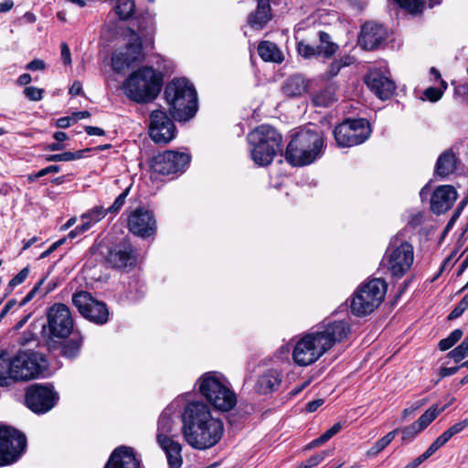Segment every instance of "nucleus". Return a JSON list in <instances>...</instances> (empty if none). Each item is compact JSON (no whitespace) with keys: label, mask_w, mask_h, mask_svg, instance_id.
<instances>
[{"label":"nucleus","mask_w":468,"mask_h":468,"mask_svg":"<svg viewBox=\"0 0 468 468\" xmlns=\"http://www.w3.org/2000/svg\"><path fill=\"white\" fill-rule=\"evenodd\" d=\"M182 434L189 446L197 450H207L221 440L224 425L214 418L209 407L198 401L186 404L182 413Z\"/></svg>","instance_id":"nucleus-1"},{"label":"nucleus","mask_w":468,"mask_h":468,"mask_svg":"<svg viewBox=\"0 0 468 468\" xmlns=\"http://www.w3.org/2000/svg\"><path fill=\"white\" fill-rule=\"evenodd\" d=\"M350 333V324L345 320L324 321L315 331L304 335L296 342L292 359L301 367L312 365L334 345L347 338Z\"/></svg>","instance_id":"nucleus-2"},{"label":"nucleus","mask_w":468,"mask_h":468,"mask_svg":"<svg viewBox=\"0 0 468 468\" xmlns=\"http://www.w3.org/2000/svg\"><path fill=\"white\" fill-rule=\"evenodd\" d=\"M324 148V139L318 131L301 129L287 145L285 158L293 166H303L314 163Z\"/></svg>","instance_id":"nucleus-3"},{"label":"nucleus","mask_w":468,"mask_h":468,"mask_svg":"<svg viewBox=\"0 0 468 468\" xmlns=\"http://www.w3.org/2000/svg\"><path fill=\"white\" fill-rule=\"evenodd\" d=\"M172 116L177 121H187L197 110V95L194 86L186 79L170 82L165 90Z\"/></svg>","instance_id":"nucleus-4"},{"label":"nucleus","mask_w":468,"mask_h":468,"mask_svg":"<svg viewBox=\"0 0 468 468\" xmlns=\"http://www.w3.org/2000/svg\"><path fill=\"white\" fill-rule=\"evenodd\" d=\"M162 87V77L150 67L133 72L123 83L125 95L133 101L145 103L154 101Z\"/></svg>","instance_id":"nucleus-5"},{"label":"nucleus","mask_w":468,"mask_h":468,"mask_svg":"<svg viewBox=\"0 0 468 468\" xmlns=\"http://www.w3.org/2000/svg\"><path fill=\"white\" fill-rule=\"evenodd\" d=\"M247 140L252 160L258 165L266 166L281 151L282 137L273 127L262 124L252 130Z\"/></svg>","instance_id":"nucleus-6"},{"label":"nucleus","mask_w":468,"mask_h":468,"mask_svg":"<svg viewBox=\"0 0 468 468\" xmlns=\"http://www.w3.org/2000/svg\"><path fill=\"white\" fill-rule=\"evenodd\" d=\"M199 391L218 410L229 411L237 404L234 391L215 372L206 373L200 378Z\"/></svg>","instance_id":"nucleus-7"},{"label":"nucleus","mask_w":468,"mask_h":468,"mask_svg":"<svg viewBox=\"0 0 468 468\" xmlns=\"http://www.w3.org/2000/svg\"><path fill=\"white\" fill-rule=\"evenodd\" d=\"M387 293V283L379 278L362 283L354 293L351 311L356 316L371 314L383 302Z\"/></svg>","instance_id":"nucleus-8"},{"label":"nucleus","mask_w":468,"mask_h":468,"mask_svg":"<svg viewBox=\"0 0 468 468\" xmlns=\"http://www.w3.org/2000/svg\"><path fill=\"white\" fill-rule=\"evenodd\" d=\"M9 361L14 381L37 378L48 368L45 356L32 350H19L15 356H9Z\"/></svg>","instance_id":"nucleus-9"},{"label":"nucleus","mask_w":468,"mask_h":468,"mask_svg":"<svg viewBox=\"0 0 468 468\" xmlns=\"http://www.w3.org/2000/svg\"><path fill=\"white\" fill-rule=\"evenodd\" d=\"M26 446L25 434L15 428L0 424V465L16 462Z\"/></svg>","instance_id":"nucleus-10"},{"label":"nucleus","mask_w":468,"mask_h":468,"mask_svg":"<svg viewBox=\"0 0 468 468\" xmlns=\"http://www.w3.org/2000/svg\"><path fill=\"white\" fill-rule=\"evenodd\" d=\"M398 238H393L387 250L388 269L393 277H402L411 267L414 260L413 247L407 241L397 244Z\"/></svg>","instance_id":"nucleus-11"},{"label":"nucleus","mask_w":468,"mask_h":468,"mask_svg":"<svg viewBox=\"0 0 468 468\" xmlns=\"http://www.w3.org/2000/svg\"><path fill=\"white\" fill-rule=\"evenodd\" d=\"M334 135L339 146L352 147L369 137V124L365 119L347 120L335 128Z\"/></svg>","instance_id":"nucleus-12"},{"label":"nucleus","mask_w":468,"mask_h":468,"mask_svg":"<svg viewBox=\"0 0 468 468\" xmlns=\"http://www.w3.org/2000/svg\"><path fill=\"white\" fill-rule=\"evenodd\" d=\"M72 303L84 318L97 324H103L109 319L107 305L103 302L95 299L88 292H75L72 296Z\"/></svg>","instance_id":"nucleus-13"},{"label":"nucleus","mask_w":468,"mask_h":468,"mask_svg":"<svg viewBox=\"0 0 468 468\" xmlns=\"http://www.w3.org/2000/svg\"><path fill=\"white\" fill-rule=\"evenodd\" d=\"M25 399L33 412L44 414L55 407L58 395L52 387L34 384L27 389Z\"/></svg>","instance_id":"nucleus-14"},{"label":"nucleus","mask_w":468,"mask_h":468,"mask_svg":"<svg viewBox=\"0 0 468 468\" xmlns=\"http://www.w3.org/2000/svg\"><path fill=\"white\" fill-rule=\"evenodd\" d=\"M50 336L68 337L73 330V318L69 308L64 303H54L47 313Z\"/></svg>","instance_id":"nucleus-15"},{"label":"nucleus","mask_w":468,"mask_h":468,"mask_svg":"<svg viewBox=\"0 0 468 468\" xmlns=\"http://www.w3.org/2000/svg\"><path fill=\"white\" fill-rule=\"evenodd\" d=\"M128 44L116 50L112 58V67L116 72H122L142 58V42L134 30L129 29Z\"/></svg>","instance_id":"nucleus-16"},{"label":"nucleus","mask_w":468,"mask_h":468,"mask_svg":"<svg viewBox=\"0 0 468 468\" xmlns=\"http://www.w3.org/2000/svg\"><path fill=\"white\" fill-rule=\"evenodd\" d=\"M189 162L190 156L187 154L165 151L152 159L151 167L155 173L170 175L182 172Z\"/></svg>","instance_id":"nucleus-17"},{"label":"nucleus","mask_w":468,"mask_h":468,"mask_svg":"<svg viewBox=\"0 0 468 468\" xmlns=\"http://www.w3.org/2000/svg\"><path fill=\"white\" fill-rule=\"evenodd\" d=\"M149 135L156 144H168L176 136V126L166 112L161 110L150 113Z\"/></svg>","instance_id":"nucleus-18"},{"label":"nucleus","mask_w":468,"mask_h":468,"mask_svg":"<svg viewBox=\"0 0 468 468\" xmlns=\"http://www.w3.org/2000/svg\"><path fill=\"white\" fill-rule=\"evenodd\" d=\"M127 228L130 232L144 239L154 236L157 228L154 215L144 207H137L128 215Z\"/></svg>","instance_id":"nucleus-19"},{"label":"nucleus","mask_w":468,"mask_h":468,"mask_svg":"<svg viewBox=\"0 0 468 468\" xmlns=\"http://www.w3.org/2000/svg\"><path fill=\"white\" fill-rule=\"evenodd\" d=\"M105 261L112 268L122 270L133 267L136 263V255L132 245L122 243L111 249Z\"/></svg>","instance_id":"nucleus-20"},{"label":"nucleus","mask_w":468,"mask_h":468,"mask_svg":"<svg viewBox=\"0 0 468 468\" xmlns=\"http://www.w3.org/2000/svg\"><path fill=\"white\" fill-rule=\"evenodd\" d=\"M386 37L387 30L382 25L367 22L361 27L358 43L363 49L372 50L378 48Z\"/></svg>","instance_id":"nucleus-21"},{"label":"nucleus","mask_w":468,"mask_h":468,"mask_svg":"<svg viewBox=\"0 0 468 468\" xmlns=\"http://www.w3.org/2000/svg\"><path fill=\"white\" fill-rule=\"evenodd\" d=\"M458 197L455 188L445 185L438 186L431 199V209L435 214H443L448 211Z\"/></svg>","instance_id":"nucleus-22"},{"label":"nucleus","mask_w":468,"mask_h":468,"mask_svg":"<svg viewBox=\"0 0 468 468\" xmlns=\"http://www.w3.org/2000/svg\"><path fill=\"white\" fill-rule=\"evenodd\" d=\"M366 83L370 90L381 100L390 98L396 89L394 82L379 71H371L366 77Z\"/></svg>","instance_id":"nucleus-23"},{"label":"nucleus","mask_w":468,"mask_h":468,"mask_svg":"<svg viewBox=\"0 0 468 468\" xmlns=\"http://www.w3.org/2000/svg\"><path fill=\"white\" fill-rule=\"evenodd\" d=\"M104 468H139V462L132 448L121 446L112 452Z\"/></svg>","instance_id":"nucleus-24"},{"label":"nucleus","mask_w":468,"mask_h":468,"mask_svg":"<svg viewBox=\"0 0 468 468\" xmlns=\"http://www.w3.org/2000/svg\"><path fill=\"white\" fill-rule=\"evenodd\" d=\"M158 445L165 452L170 468H180L183 463L182 446L172 437L159 436Z\"/></svg>","instance_id":"nucleus-25"},{"label":"nucleus","mask_w":468,"mask_h":468,"mask_svg":"<svg viewBox=\"0 0 468 468\" xmlns=\"http://www.w3.org/2000/svg\"><path fill=\"white\" fill-rule=\"evenodd\" d=\"M282 373L275 369H270L259 377L256 388L259 393L269 394L278 389L282 383Z\"/></svg>","instance_id":"nucleus-26"},{"label":"nucleus","mask_w":468,"mask_h":468,"mask_svg":"<svg viewBox=\"0 0 468 468\" xmlns=\"http://www.w3.org/2000/svg\"><path fill=\"white\" fill-rule=\"evenodd\" d=\"M257 9L249 16V25L256 29H261L271 20V5L269 0H256Z\"/></svg>","instance_id":"nucleus-27"},{"label":"nucleus","mask_w":468,"mask_h":468,"mask_svg":"<svg viewBox=\"0 0 468 468\" xmlns=\"http://www.w3.org/2000/svg\"><path fill=\"white\" fill-rule=\"evenodd\" d=\"M308 81L299 74L289 77L282 85V92L288 97L302 96L308 90Z\"/></svg>","instance_id":"nucleus-28"},{"label":"nucleus","mask_w":468,"mask_h":468,"mask_svg":"<svg viewBox=\"0 0 468 468\" xmlns=\"http://www.w3.org/2000/svg\"><path fill=\"white\" fill-rule=\"evenodd\" d=\"M456 168V157L451 151L442 153L436 163L435 174L442 178L452 174Z\"/></svg>","instance_id":"nucleus-29"},{"label":"nucleus","mask_w":468,"mask_h":468,"mask_svg":"<svg viewBox=\"0 0 468 468\" xmlns=\"http://www.w3.org/2000/svg\"><path fill=\"white\" fill-rule=\"evenodd\" d=\"M258 53L264 61L281 63L283 56L276 44L261 41L258 46Z\"/></svg>","instance_id":"nucleus-30"},{"label":"nucleus","mask_w":468,"mask_h":468,"mask_svg":"<svg viewBox=\"0 0 468 468\" xmlns=\"http://www.w3.org/2000/svg\"><path fill=\"white\" fill-rule=\"evenodd\" d=\"M313 103L318 107H328L336 101L335 88L333 85L326 87L312 96Z\"/></svg>","instance_id":"nucleus-31"},{"label":"nucleus","mask_w":468,"mask_h":468,"mask_svg":"<svg viewBox=\"0 0 468 468\" xmlns=\"http://www.w3.org/2000/svg\"><path fill=\"white\" fill-rule=\"evenodd\" d=\"M173 429L174 421L171 418V411L169 409H165L159 417L156 440L158 441L159 436L170 437L169 434L173 431Z\"/></svg>","instance_id":"nucleus-32"},{"label":"nucleus","mask_w":468,"mask_h":468,"mask_svg":"<svg viewBox=\"0 0 468 468\" xmlns=\"http://www.w3.org/2000/svg\"><path fill=\"white\" fill-rule=\"evenodd\" d=\"M11 366L7 352L0 353V387H8L13 382Z\"/></svg>","instance_id":"nucleus-33"},{"label":"nucleus","mask_w":468,"mask_h":468,"mask_svg":"<svg viewBox=\"0 0 468 468\" xmlns=\"http://www.w3.org/2000/svg\"><path fill=\"white\" fill-rule=\"evenodd\" d=\"M399 429H395L379 439L367 452V456L374 457L382 452L395 438Z\"/></svg>","instance_id":"nucleus-34"},{"label":"nucleus","mask_w":468,"mask_h":468,"mask_svg":"<svg viewBox=\"0 0 468 468\" xmlns=\"http://www.w3.org/2000/svg\"><path fill=\"white\" fill-rule=\"evenodd\" d=\"M445 409L446 406L439 409L438 405H432L416 420V422L420 429L425 430Z\"/></svg>","instance_id":"nucleus-35"},{"label":"nucleus","mask_w":468,"mask_h":468,"mask_svg":"<svg viewBox=\"0 0 468 468\" xmlns=\"http://www.w3.org/2000/svg\"><path fill=\"white\" fill-rule=\"evenodd\" d=\"M319 40H320V48L321 53L325 58H330L333 56L337 50V45L331 41V37L329 34L324 31L319 32Z\"/></svg>","instance_id":"nucleus-36"},{"label":"nucleus","mask_w":468,"mask_h":468,"mask_svg":"<svg viewBox=\"0 0 468 468\" xmlns=\"http://www.w3.org/2000/svg\"><path fill=\"white\" fill-rule=\"evenodd\" d=\"M401 9L406 10L410 15H417L422 12L425 0H392Z\"/></svg>","instance_id":"nucleus-37"},{"label":"nucleus","mask_w":468,"mask_h":468,"mask_svg":"<svg viewBox=\"0 0 468 468\" xmlns=\"http://www.w3.org/2000/svg\"><path fill=\"white\" fill-rule=\"evenodd\" d=\"M89 149L80 150L77 152H64L61 154H48L45 156L47 162H69L83 157V154L88 152Z\"/></svg>","instance_id":"nucleus-38"},{"label":"nucleus","mask_w":468,"mask_h":468,"mask_svg":"<svg viewBox=\"0 0 468 468\" xmlns=\"http://www.w3.org/2000/svg\"><path fill=\"white\" fill-rule=\"evenodd\" d=\"M115 10L120 19L125 20L131 17L134 12L133 0H116Z\"/></svg>","instance_id":"nucleus-39"},{"label":"nucleus","mask_w":468,"mask_h":468,"mask_svg":"<svg viewBox=\"0 0 468 468\" xmlns=\"http://www.w3.org/2000/svg\"><path fill=\"white\" fill-rule=\"evenodd\" d=\"M463 332L462 329L453 330L448 337L441 339L439 342V348L441 351H446L452 348L463 336Z\"/></svg>","instance_id":"nucleus-40"},{"label":"nucleus","mask_w":468,"mask_h":468,"mask_svg":"<svg viewBox=\"0 0 468 468\" xmlns=\"http://www.w3.org/2000/svg\"><path fill=\"white\" fill-rule=\"evenodd\" d=\"M333 451L326 450L322 451L319 453L314 454L309 459H307L305 462H303L299 464H297L296 468H312L316 465H318L320 463H322L325 457L331 455Z\"/></svg>","instance_id":"nucleus-41"},{"label":"nucleus","mask_w":468,"mask_h":468,"mask_svg":"<svg viewBox=\"0 0 468 468\" xmlns=\"http://www.w3.org/2000/svg\"><path fill=\"white\" fill-rule=\"evenodd\" d=\"M447 356L453 359L455 363L468 356V340L464 338L459 346L447 354Z\"/></svg>","instance_id":"nucleus-42"},{"label":"nucleus","mask_w":468,"mask_h":468,"mask_svg":"<svg viewBox=\"0 0 468 468\" xmlns=\"http://www.w3.org/2000/svg\"><path fill=\"white\" fill-rule=\"evenodd\" d=\"M297 50L298 53L305 58H311L313 57L322 54L320 48L318 46H313L303 41L298 43Z\"/></svg>","instance_id":"nucleus-43"},{"label":"nucleus","mask_w":468,"mask_h":468,"mask_svg":"<svg viewBox=\"0 0 468 468\" xmlns=\"http://www.w3.org/2000/svg\"><path fill=\"white\" fill-rule=\"evenodd\" d=\"M108 213L107 209L103 207H95L89 210L88 212L81 215V219H89L92 222V225L101 220L106 214Z\"/></svg>","instance_id":"nucleus-44"},{"label":"nucleus","mask_w":468,"mask_h":468,"mask_svg":"<svg viewBox=\"0 0 468 468\" xmlns=\"http://www.w3.org/2000/svg\"><path fill=\"white\" fill-rule=\"evenodd\" d=\"M441 88H427L423 92L424 96L431 102L438 101L441 98L443 91L447 89V83L445 80H441Z\"/></svg>","instance_id":"nucleus-45"},{"label":"nucleus","mask_w":468,"mask_h":468,"mask_svg":"<svg viewBox=\"0 0 468 468\" xmlns=\"http://www.w3.org/2000/svg\"><path fill=\"white\" fill-rule=\"evenodd\" d=\"M400 431L402 432V441L409 442L411 441L423 430L420 429L419 424L415 421L412 424L404 427Z\"/></svg>","instance_id":"nucleus-46"},{"label":"nucleus","mask_w":468,"mask_h":468,"mask_svg":"<svg viewBox=\"0 0 468 468\" xmlns=\"http://www.w3.org/2000/svg\"><path fill=\"white\" fill-rule=\"evenodd\" d=\"M131 186L125 188L114 200L113 204L107 208L108 213L116 214L123 207Z\"/></svg>","instance_id":"nucleus-47"},{"label":"nucleus","mask_w":468,"mask_h":468,"mask_svg":"<svg viewBox=\"0 0 468 468\" xmlns=\"http://www.w3.org/2000/svg\"><path fill=\"white\" fill-rule=\"evenodd\" d=\"M80 349V345L75 340H69L63 344L61 353L67 357H74L78 355Z\"/></svg>","instance_id":"nucleus-48"},{"label":"nucleus","mask_w":468,"mask_h":468,"mask_svg":"<svg viewBox=\"0 0 468 468\" xmlns=\"http://www.w3.org/2000/svg\"><path fill=\"white\" fill-rule=\"evenodd\" d=\"M468 426V419L457 422L446 430L442 434L449 441L452 436L460 433Z\"/></svg>","instance_id":"nucleus-49"},{"label":"nucleus","mask_w":468,"mask_h":468,"mask_svg":"<svg viewBox=\"0 0 468 468\" xmlns=\"http://www.w3.org/2000/svg\"><path fill=\"white\" fill-rule=\"evenodd\" d=\"M468 308V293L459 302L457 306L450 313L448 319L454 320L460 317Z\"/></svg>","instance_id":"nucleus-50"},{"label":"nucleus","mask_w":468,"mask_h":468,"mask_svg":"<svg viewBox=\"0 0 468 468\" xmlns=\"http://www.w3.org/2000/svg\"><path fill=\"white\" fill-rule=\"evenodd\" d=\"M44 90L42 89H39L37 87L29 86L25 88L24 94L25 96L33 101H38L43 97Z\"/></svg>","instance_id":"nucleus-51"},{"label":"nucleus","mask_w":468,"mask_h":468,"mask_svg":"<svg viewBox=\"0 0 468 468\" xmlns=\"http://www.w3.org/2000/svg\"><path fill=\"white\" fill-rule=\"evenodd\" d=\"M448 442V440L441 433L424 452L426 455L430 458L432 454H434L441 447H442L445 443Z\"/></svg>","instance_id":"nucleus-52"},{"label":"nucleus","mask_w":468,"mask_h":468,"mask_svg":"<svg viewBox=\"0 0 468 468\" xmlns=\"http://www.w3.org/2000/svg\"><path fill=\"white\" fill-rule=\"evenodd\" d=\"M29 268L25 267L22 269L8 283V287L10 290H13L14 287L21 284L28 276Z\"/></svg>","instance_id":"nucleus-53"},{"label":"nucleus","mask_w":468,"mask_h":468,"mask_svg":"<svg viewBox=\"0 0 468 468\" xmlns=\"http://www.w3.org/2000/svg\"><path fill=\"white\" fill-rule=\"evenodd\" d=\"M341 70V63L335 60L329 69L322 75L323 80H330L335 77Z\"/></svg>","instance_id":"nucleus-54"},{"label":"nucleus","mask_w":468,"mask_h":468,"mask_svg":"<svg viewBox=\"0 0 468 468\" xmlns=\"http://www.w3.org/2000/svg\"><path fill=\"white\" fill-rule=\"evenodd\" d=\"M426 403H427V399H419V400L413 402L409 408L404 409V410L402 411L403 420H405L409 415L414 413L416 410L420 409Z\"/></svg>","instance_id":"nucleus-55"},{"label":"nucleus","mask_w":468,"mask_h":468,"mask_svg":"<svg viewBox=\"0 0 468 468\" xmlns=\"http://www.w3.org/2000/svg\"><path fill=\"white\" fill-rule=\"evenodd\" d=\"M45 282V278L41 279L33 288L32 290L23 298V300L20 303V305L23 306L27 304L28 302H30L33 297L36 295L37 291L40 289L42 284Z\"/></svg>","instance_id":"nucleus-56"},{"label":"nucleus","mask_w":468,"mask_h":468,"mask_svg":"<svg viewBox=\"0 0 468 468\" xmlns=\"http://www.w3.org/2000/svg\"><path fill=\"white\" fill-rule=\"evenodd\" d=\"M342 429L341 423H335L329 430L321 435V440L327 441Z\"/></svg>","instance_id":"nucleus-57"},{"label":"nucleus","mask_w":468,"mask_h":468,"mask_svg":"<svg viewBox=\"0 0 468 468\" xmlns=\"http://www.w3.org/2000/svg\"><path fill=\"white\" fill-rule=\"evenodd\" d=\"M60 170H61V168H60L59 165H52L47 166V167L39 170L37 173V176L36 177H42V176H47L48 174L58 173Z\"/></svg>","instance_id":"nucleus-58"},{"label":"nucleus","mask_w":468,"mask_h":468,"mask_svg":"<svg viewBox=\"0 0 468 468\" xmlns=\"http://www.w3.org/2000/svg\"><path fill=\"white\" fill-rule=\"evenodd\" d=\"M27 69L29 70H43L46 68V64L42 59H33L27 65Z\"/></svg>","instance_id":"nucleus-59"},{"label":"nucleus","mask_w":468,"mask_h":468,"mask_svg":"<svg viewBox=\"0 0 468 468\" xmlns=\"http://www.w3.org/2000/svg\"><path fill=\"white\" fill-rule=\"evenodd\" d=\"M61 58L64 64L69 65L71 63L70 50L66 43H61Z\"/></svg>","instance_id":"nucleus-60"},{"label":"nucleus","mask_w":468,"mask_h":468,"mask_svg":"<svg viewBox=\"0 0 468 468\" xmlns=\"http://www.w3.org/2000/svg\"><path fill=\"white\" fill-rule=\"evenodd\" d=\"M36 340H37V335L32 332L27 331L24 333V335L21 337L19 343L22 346H26L33 341H36Z\"/></svg>","instance_id":"nucleus-61"},{"label":"nucleus","mask_w":468,"mask_h":468,"mask_svg":"<svg viewBox=\"0 0 468 468\" xmlns=\"http://www.w3.org/2000/svg\"><path fill=\"white\" fill-rule=\"evenodd\" d=\"M461 367H441L440 369V377L442 378H446V377H449V376H452V375H454L455 373L458 372V370L460 369Z\"/></svg>","instance_id":"nucleus-62"},{"label":"nucleus","mask_w":468,"mask_h":468,"mask_svg":"<svg viewBox=\"0 0 468 468\" xmlns=\"http://www.w3.org/2000/svg\"><path fill=\"white\" fill-rule=\"evenodd\" d=\"M429 457L426 455L425 452L420 454L419 457L414 459L412 462L408 463L405 468H417L420 463H422L424 461H426Z\"/></svg>","instance_id":"nucleus-63"},{"label":"nucleus","mask_w":468,"mask_h":468,"mask_svg":"<svg viewBox=\"0 0 468 468\" xmlns=\"http://www.w3.org/2000/svg\"><path fill=\"white\" fill-rule=\"evenodd\" d=\"M324 404V399H318L313 401H310L306 404V410L309 412H314Z\"/></svg>","instance_id":"nucleus-64"}]
</instances>
